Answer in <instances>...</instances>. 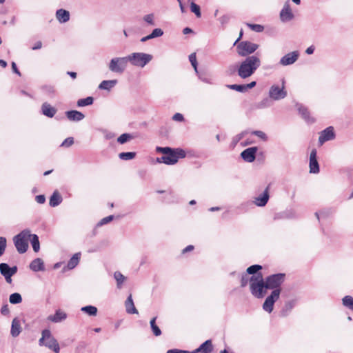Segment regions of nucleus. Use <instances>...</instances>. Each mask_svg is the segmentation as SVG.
Masks as SVG:
<instances>
[{
	"mask_svg": "<svg viewBox=\"0 0 353 353\" xmlns=\"http://www.w3.org/2000/svg\"><path fill=\"white\" fill-rule=\"evenodd\" d=\"M261 60L254 55L247 57L243 61L238 68V75L242 79H246L252 76L260 67Z\"/></svg>",
	"mask_w": 353,
	"mask_h": 353,
	"instance_id": "obj_1",
	"label": "nucleus"
},
{
	"mask_svg": "<svg viewBox=\"0 0 353 353\" xmlns=\"http://www.w3.org/2000/svg\"><path fill=\"white\" fill-rule=\"evenodd\" d=\"M250 289L252 294L256 298H263L266 294L268 290L266 282L261 273L251 276Z\"/></svg>",
	"mask_w": 353,
	"mask_h": 353,
	"instance_id": "obj_2",
	"label": "nucleus"
},
{
	"mask_svg": "<svg viewBox=\"0 0 353 353\" xmlns=\"http://www.w3.org/2000/svg\"><path fill=\"white\" fill-rule=\"evenodd\" d=\"M29 239L30 231L28 230H23L14 237L13 241L14 245L19 253L22 254L27 251Z\"/></svg>",
	"mask_w": 353,
	"mask_h": 353,
	"instance_id": "obj_3",
	"label": "nucleus"
},
{
	"mask_svg": "<svg viewBox=\"0 0 353 353\" xmlns=\"http://www.w3.org/2000/svg\"><path fill=\"white\" fill-rule=\"evenodd\" d=\"M127 57L132 65L140 68H143L152 59L151 54L143 52H134Z\"/></svg>",
	"mask_w": 353,
	"mask_h": 353,
	"instance_id": "obj_4",
	"label": "nucleus"
},
{
	"mask_svg": "<svg viewBox=\"0 0 353 353\" xmlns=\"http://www.w3.org/2000/svg\"><path fill=\"white\" fill-rule=\"evenodd\" d=\"M39 344L45 345L52 350L55 353H59L60 348L57 340L52 336L49 330H44L42 332V336L39 339Z\"/></svg>",
	"mask_w": 353,
	"mask_h": 353,
	"instance_id": "obj_5",
	"label": "nucleus"
},
{
	"mask_svg": "<svg viewBox=\"0 0 353 353\" xmlns=\"http://www.w3.org/2000/svg\"><path fill=\"white\" fill-rule=\"evenodd\" d=\"M128 62V57H114L110 60L108 68L112 72L121 74L125 70Z\"/></svg>",
	"mask_w": 353,
	"mask_h": 353,
	"instance_id": "obj_6",
	"label": "nucleus"
},
{
	"mask_svg": "<svg viewBox=\"0 0 353 353\" xmlns=\"http://www.w3.org/2000/svg\"><path fill=\"white\" fill-rule=\"evenodd\" d=\"M285 81L281 80V85H272L269 90V97L275 101L284 99L287 96V92L285 90Z\"/></svg>",
	"mask_w": 353,
	"mask_h": 353,
	"instance_id": "obj_7",
	"label": "nucleus"
},
{
	"mask_svg": "<svg viewBox=\"0 0 353 353\" xmlns=\"http://www.w3.org/2000/svg\"><path fill=\"white\" fill-rule=\"evenodd\" d=\"M185 157V152L183 150L179 148L172 149L171 152L162 157V161L166 165H174L177 163L180 158H184Z\"/></svg>",
	"mask_w": 353,
	"mask_h": 353,
	"instance_id": "obj_8",
	"label": "nucleus"
},
{
	"mask_svg": "<svg viewBox=\"0 0 353 353\" xmlns=\"http://www.w3.org/2000/svg\"><path fill=\"white\" fill-rule=\"evenodd\" d=\"M285 276L284 274L281 273L268 276L265 279L266 288H268V290H281L280 286L283 283Z\"/></svg>",
	"mask_w": 353,
	"mask_h": 353,
	"instance_id": "obj_9",
	"label": "nucleus"
},
{
	"mask_svg": "<svg viewBox=\"0 0 353 353\" xmlns=\"http://www.w3.org/2000/svg\"><path fill=\"white\" fill-rule=\"evenodd\" d=\"M259 48L256 43L250 41H241L237 46V52L241 57H245L255 52Z\"/></svg>",
	"mask_w": 353,
	"mask_h": 353,
	"instance_id": "obj_10",
	"label": "nucleus"
},
{
	"mask_svg": "<svg viewBox=\"0 0 353 353\" xmlns=\"http://www.w3.org/2000/svg\"><path fill=\"white\" fill-rule=\"evenodd\" d=\"M281 290H274L265 300L263 304V309L271 313L274 308V303L279 299Z\"/></svg>",
	"mask_w": 353,
	"mask_h": 353,
	"instance_id": "obj_11",
	"label": "nucleus"
},
{
	"mask_svg": "<svg viewBox=\"0 0 353 353\" xmlns=\"http://www.w3.org/2000/svg\"><path fill=\"white\" fill-rule=\"evenodd\" d=\"M17 272V266L10 268L7 263H2L0 264V272L8 283H11L12 276L15 274Z\"/></svg>",
	"mask_w": 353,
	"mask_h": 353,
	"instance_id": "obj_12",
	"label": "nucleus"
},
{
	"mask_svg": "<svg viewBox=\"0 0 353 353\" xmlns=\"http://www.w3.org/2000/svg\"><path fill=\"white\" fill-rule=\"evenodd\" d=\"M294 15L290 8V1H287L285 2L283 8L280 12V19L283 22H288L292 20Z\"/></svg>",
	"mask_w": 353,
	"mask_h": 353,
	"instance_id": "obj_13",
	"label": "nucleus"
},
{
	"mask_svg": "<svg viewBox=\"0 0 353 353\" xmlns=\"http://www.w3.org/2000/svg\"><path fill=\"white\" fill-rule=\"evenodd\" d=\"M299 57V53L298 51H293L290 53L286 54L280 59V64L282 65H292L296 61Z\"/></svg>",
	"mask_w": 353,
	"mask_h": 353,
	"instance_id": "obj_14",
	"label": "nucleus"
},
{
	"mask_svg": "<svg viewBox=\"0 0 353 353\" xmlns=\"http://www.w3.org/2000/svg\"><path fill=\"white\" fill-rule=\"evenodd\" d=\"M335 137L334 128L330 126L323 130L319 138V142L322 145L324 142L333 139Z\"/></svg>",
	"mask_w": 353,
	"mask_h": 353,
	"instance_id": "obj_15",
	"label": "nucleus"
},
{
	"mask_svg": "<svg viewBox=\"0 0 353 353\" xmlns=\"http://www.w3.org/2000/svg\"><path fill=\"white\" fill-rule=\"evenodd\" d=\"M310 172L314 174L319 172V165L316 159V150H312L310 155Z\"/></svg>",
	"mask_w": 353,
	"mask_h": 353,
	"instance_id": "obj_16",
	"label": "nucleus"
},
{
	"mask_svg": "<svg viewBox=\"0 0 353 353\" xmlns=\"http://www.w3.org/2000/svg\"><path fill=\"white\" fill-rule=\"evenodd\" d=\"M67 319V314L61 310H57L54 314L49 315L47 317L48 321L52 323H60Z\"/></svg>",
	"mask_w": 353,
	"mask_h": 353,
	"instance_id": "obj_17",
	"label": "nucleus"
},
{
	"mask_svg": "<svg viewBox=\"0 0 353 353\" xmlns=\"http://www.w3.org/2000/svg\"><path fill=\"white\" fill-rule=\"evenodd\" d=\"M257 151V148L256 147L249 148L243 150L241 156L247 162L251 163L253 162L255 159V154Z\"/></svg>",
	"mask_w": 353,
	"mask_h": 353,
	"instance_id": "obj_18",
	"label": "nucleus"
},
{
	"mask_svg": "<svg viewBox=\"0 0 353 353\" xmlns=\"http://www.w3.org/2000/svg\"><path fill=\"white\" fill-rule=\"evenodd\" d=\"M269 199L268 187L264 190L263 194L254 199V203L256 205L263 207L266 205Z\"/></svg>",
	"mask_w": 353,
	"mask_h": 353,
	"instance_id": "obj_19",
	"label": "nucleus"
},
{
	"mask_svg": "<svg viewBox=\"0 0 353 353\" xmlns=\"http://www.w3.org/2000/svg\"><path fill=\"white\" fill-rule=\"evenodd\" d=\"M298 301L296 298H294L290 300H288L281 310V315L283 316H287L291 310L295 307Z\"/></svg>",
	"mask_w": 353,
	"mask_h": 353,
	"instance_id": "obj_20",
	"label": "nucleus"
},
{
	"mask_svg": "<svg viewBox=\"0 0 353 353\" xmlns=\"http://www.w3.org/2000/svg\"><path fill=\"white\" fill-rule=\"evenodd\" d=\"M69 11L64 9H59L56 12V18L60 23H64L70 20Z\"/></svg>",
	"mask_w": 353,
	"mask_h": 353,
	"instance_id": "obj_21",
	"label": "nucleus"
},
{
	"mask_svg": "<svg viewBox=\"0 0 353 353\" xmlns=\"http://www.w3.org/2000/svg\"><path fill=\"white\" fill-rule=\"evenodd\" d=\"M42 114L48 117L52 118L57 112V109L52 107L50 103L46 102L41 105Z\"/></svg>",
	"mask_w": 353,
	"mask_h": 353,
	"instance_id": "obj_22",
	"label": "nucleus"
},
{
	"mask_svg": "<svg viewBox=\"0 0 353 353\" xmlns=\"http://www.w3.org/2000/svg\"><path fill=\"white\" fill-rule=\"evenodd\" d=\"M213 350L212 341L210 340L205 341L203 343H202L199 347L191 352V353H210Z\"/></svg>",
	"mask_w": 353,
	"mask_h": 353,
	"instance_id": "obj_23",
	"label": "nucleus"
},
{
	"mask_svg": "<svg viewBox=\"0 0 353 353\" xmlns=\"http://www.w3.org/2000/svg\"><path fill=\"white\" fill-rule=\"evenodd\" d=\"M30 268L34 272L44 271V262L41 258H37L30 263Z\"/></svg>",
	"mask_w": 353,
	"mask_h": 353,
	"instance_id": "obj_24",
	"label": "nucleus"
},
{
	"mask_svg": "<svg viewBox=\"0 0 353 353\" xmlns=\"http://www.w3.org/2000/svg\"><path fill=\"white\" fill-rule=\"evenodd\" d=\"M66 116L70 121H79L85 117L84 114L77 110H70L66 112Z\"/></svg>",
	"mask_w": 353,
	"mask_h": 353,
	"instance_id": "obj_25",
	"label": "nucleus"
},
{
	"mask_svg": "<svg viewBox=\"0 0 353 353\" xmlns=\"http://www.w3.org/2000/svg\"><path fill=\"white\" fill-rule=\"evenodd\" d=\"M125 306L127 313L138 314V311L134 306L131 294H130L129 296L127 298V299L125 302Z\"/></svg>",
	"mask_w": 353,
	"mask_h": 353,
	"instance_id": "obj_26",
	"label": "nucleus"
},
{
	"mask_svg": "<svg viewBox=\"0 0 353 353\" xmlns=\"http://www.w3.org/2000/svg\"><path fill=\"white\" fill-rule=\"evenodd\" d=\"M117 83L116 79L114 80H104L101 82L99 85L100 90H110Z\"/></svg>",
	"mask_w": 353,
	"mask_h": 353,
	"instance_id": "obj_27",
	"label": "nucleus"
},
{
	"mask_svg": "<svg viewBox=\"0 0 353 353\" xmlns=\"http://www.w3.org/2000/svg\"><path fill=\"white\" fill-rule=\"evenodd\" d=\"M21 332L20 322L17 319H14L12 322L10 333L12 336H17Z\"/></svg>",
	"mask_w": 353,
	"mask_h": 353,
	"instance_id": "obj_28",
	"label": "nucleus"
},
{
	"mask_svg": "<svg viewBox=\"0 0 353 353\" xmlns=\"http://www.w3.org/2000/svg\"><path fill=\"white\" fill-rule=\"evenodd\" d=\"M29 241H30L33 250L35 252H38L40 250V243L38 236L37 234L30 233Z\"/></svg>",
	"mask_w": 353,
	"mask_h": 353,
	"instance_id": "obj_29",
	"label": "nucleus"
},
{
	"mask_svg": "<svg viewBox=\"0 0 353 353\" xmlns=\"http://www.w3.org/2000/svg\"><path fill=\"white\" fill-rule=\"evenodd\" d=\"M62 201V198L58 192L55 191L50 199V205L52 207L57 206Z\"/></svg>",
	"mask_w": 353,
	"mask_h": 353,
	"instance_id": "obj_30",
	"label": "nucleus"
},
{
	"mask_svg": "<svg viewBox=\"0 0 353 353\" xmlns=\"http://www.w3.org/2000/svg\"><path fill=\"white\" fill-rule=\"evenodd\" d=\"M80 253L74 254L72 257L69 260L67 267L69 270L74 268L79 263L80 259Z\"/></svg>",
	"mask_w": 353,
	"mask_h": 353,
	"instance_id": "obj_31",
	"label": "nucleus"
},
{
	"mask_svg": "<svg viewBox=\"0 0 353 353\" xmlns=\"http://www.w3.org/2000/svg\"><path fill=\"white\" fill-rule=\"evenodd\" d=\"M156 320H157V317L152 318L150 320V326H151L152 330L153 332V334L155 336H158L161 334V331L160 328L156 325Z\"/></svg>",
	"mask_w": 353,
	"mask_h": 353,
	"instance_id": "obj_32",
	"label": "nucleus"
},
{
	"mask_svg": "<svg viewBox=\"0 0 353 353\" xmlns=\"http://www.w3.org/2000/svg\"><path fill=\"white\" fill-rule=\"evenodd\" d=\"M93 98L92 97H88L84 99H81L77 101V105L79 107H83L86 105H90L93 103Z\"/></svg>",
	"mask_w": 353,
	"mask_h": 353,
	"instance_id": "obj_33",
	"label": "nucleus"
},
{
	"mask_svg": "<svg viewBox=\"0 0 353 353\" xmlns=\"http://www.w3.org/2000/svg\"><path fill=\"white\" fill-rule=\"evenodd\" d=\"M143 20L145 23L150 26L155 25V15L153 13L145 14L143 17Z\"/></svg>",
	"mask_w": 353,
	"mask_h": 353,
	"instance_id": "obj_34",
	"label": "nucleus"
},
{
	"mask_svg": "<svg viewBox=\"0 0 353 353\" xmlns=\"http://www.w3.org/2000/svg\"><path fill=\"white\" fill-rule=\"evenodd\" d=\"M42 90L46 95L53 97L55 94V89L53 85H45L42 87Z\"/></svg>",
	"mask_w": 353,
	"mask_h": 353,
	"instance_id": "obj_35",
	"label": "nucleus"
},
{
	"mask_svg": "<svg viewBox=\"0 0 353 353\" xmlns=\"http://www.w3.org/2000/svg\"><path fill=\"white\" fill-rule=\"evenodd\" d=\"M135 157L136 152H121L119 154V157L125 161L133 159Z\"/></svg>",
	"mask_w": 353,
	"mask_h": 353,
	"instance_id": "obj_36",
	"label": "nucleus"
},
{
	"mask_svg": "<svg viewBox=\"0 0 353 353\" xmlns=\"http://www.w3.org/2000/svg\"><path fill=\"white\" fill-rule=\"evenodd\" d=\"M81 310L90 316H95L97 313V308L92 305L83 307Z\"/></svg>",
	"mask_w": 353,
	"mask_h": 353,
	"instance_id": "obj_37",
	"label": "nucleus"
},
{
	"mask_svg": "<svg viewBox=\"0 0 353 353\" xmlns=\"http://www.w3.org/2000/svg\"><path fill=\"white\" fill-rule=\"evenodd\" d=\"M343 304L346 307L353 311V297L351 296H345L343 299Z\"/></svg>",
	"mask_w": 353,
	"mask_h": 353,
	"instance_id": "obj_38",
	"label": "nucleus"
},
{
	"mask_svg": "<svg viewBox=\"0 0 353 353\" xmlns=\"http://www.w3.org/2000/svg\"><path fill=\"white\" fill-rule=\"evenodd\" d=\"M9 301L12 304H18L22 301V298L20 294L13 293L10 296Z\"/></svg>",
	"mask_w": 353,
	"mask_h": 353,
	"instance_id": "obj_39",
	"label": "nucleus"
},
{
	"mask_svg": "<svg viewBox=\"0 0 353 353\" xmlns=\"http://www.w3.org/2000/svg\"><path fill=\"white\" fill-rule=\"evenodd\" d=\"M132 139H133V137L131 134H128V133H124L118 137L117 141L120 144H124L125 143L128 142V141H130Z\"/></svg>",
	"mask_w": 353,
	"mask_h": 353,
	"instance_id": "obj_40",
	"label": "nucleus"
},
{
	"mask_svg": "<svg viewBox=\"0 0 353 353\" xmlns=\"http://www.w3.org/2000/svg\"><path fill=\"white\" fill-rule=\"evenodd\" d=\"M114 277L117 282V287L120 288L122 283L124 282L125 277L119 272H115L114 274Z\"/></svg>",
	"mask_w": 353,
	"mask_h": 353,
	"instance_id": "obj_41",
	"label": "nucleus"
},
{
	"mask_svg": "<svg viewBox=\"0 0 353 353\" xmlns=\"http://www.w3.org/2000/svg\"><path fill=\"white\" fill-rule=\"evenodd\" d=\"M262 269V266L260 265H253L250 266L246 271V273L248 274H252L255 275L257 273V272Z\"/></svg>",
	"mask_w": 353,
	"mask_h": 353,
	"instance_id": "obj_42",
	"label": "nucleus"
},
{
	"mask_svg": "<svg viewBox=\"0 0 353 353\" xmlns=\"http://www.w3.org/2000/svg\"><path fill=\"white\" fill-rule=\"evenodd\" d=\"M190 10L192 12H194L196 14V16L197 17H201V14L200 7L197 4H196L194 2H191Z\"/></svg>",
	"mask_w": 353,
	"mask_h": 353,
	"instance_id": "obj_43",
	"label": "nucleus"
},
{
	"mask_svg": "<svg viewBox=\"0 0 353 353\" xmlns=\"http://www.w3.org/2000/svg\"><path fill=\"white\" fill-rule=\"evenodd\" d=\"M228 88L232 90H236L237 92H246L245 84L244 85H238V84L229 85Z\"/></svg>",
	"mask_w": 353,
	"mask_h": 353,
	"instance_id": "obj_44",
	"label": "nucleus"
},
{
	"mask_svg": "<svg viewBox=\"0 0 353 353\" xmlns=\"http://www.w3.org/2000/svg\"><path fill=\"white\" fill-rule=\"evenodd\" d=\"M189 60H190L192 67L194 68L196 73L199 74V72H198V70H197V61H196V54L195 53H192L189 56Z\"/></svg>",
	"mask_w": 353,
	"mask_h": 353,
	"instance_id": "obj_45",
	"label": "nucleus"
},
{
	"mask_svg": "<svg viewBox=\"0 0 353 353\" xmlns=\"http://www.w3.org/2000/svg\"><path fill=\"white\" fill-rule=\"evenodd\" d=\"M247 25L252 30L256 32H261L264 30L263 26L259 24L248 23Z\"/></svg>",
	"mask_w": 353,
	"mask_h": 353,
	"instance_id": "obj_46",
	"label": "nucleus"
},
{
	"mask_svg": "<svg viewBox=\"0 0 353 353\" xmlns=\"http://www.w3.org/2000/svg\"><path fill=\"white\" fill-rule=\"evenodd\" d=\"M6 248V239L0 236V256L3 255Z\"/></svg>",
	"mask_w": 353,
	"mask_h": 353,
	"instance_id": "obj_47",
	"label": "nucleus"
},
{
	"mask_svg": "<svg viewBox=\"0 0 353 353\" xmlns=\"http://www.w3.org/2000/svg\"><path fill=\"white\" fill-rule=\"evenodd\" d=\"M299 112L302 114V116L303 117V118L307 121H313V120H310V117H309V112L307 111V110L305 108H300L299 109Z\"/></svg>",
	"mask_w": 353,
	"mask_h": 353,
	"instance_id": "obj_48",
	"label": "nucleus"
},
{
	"mask_svg": "<svg viewBox=\"0 0 353 353\" xmlns=\"http://www.w3.org/2000/svg\"><path fill=\"white\" fill-rule=\"evenodd\" d=\"M150 34L152 39L159 37L163 34V31L161 28H155Z\"/></svg>",
	"mask_w": 353,
	"mask_h": 353,
	"instance_id": "obj_49",
	"label": "nucleus"
},
{
	"mask_svg": "<svg viewBox=\"0 0 353 353\" xmlns=\"http://www.w3.org/2000/svg\"><path fill=\"white\" fill-rule=\"evenodd\" d=\"M253 134L257 136L259 138L262 139L264 141H266L268 140V137L265 132L260 130H256L252 132Z\"/></svg>",
	"mask_w": 353,
	"mask_h": 353,
	"instance_id": "obj_50",
	"label": "nucleus"
},
{
	"mask_svg": "<svg viewBox=\"0 0 353 353\" xmlns=\"http://www.w3.org/2000/svg\"><path fill=\"white\" fill-rule=\"evenodd\" d=\"M250 277L251 276H250L249 274L247 273L242 276L241 281V287H245V285H247L248 283H250Z\"/></svg>",
	"mask_w": 353,
	"mask_h": 353,
	"instance_id": "obj_51",
	"label": "nucleus"
},
{
	"mask_svg": "<svg viewBox=\"0 0 353 353\" xmlns=\"http://www.w3.org/2000/svg\"><path fill=\"white\" fill-rule=\"evenodd\" d=\"M172 149L169 147H157L156 150L158 152H161L164 155H166L168 153L171 152Z\"/></svg>",
	"mask_w": 353,
	"mask_h": 353,
	"instance_id": "obj_52",
	"label": "nucleus"
},
{
	"mask_svg": "<svg viewBox=\"0 0 353 353\" xmlns=\"http://www.w3.org/2000/svg\"><path fill=\"white\" fill-rule=\"evenodd\" d=\"M113 219H114V216H112V215H110V216H106V217H105V218L102 219L99 221V223H98V225H100V226H101V225H105V224H106V223H108L110 222L111 221H112V220H113Z\"/></svg>",
	"mask_w": 353,
	"mask_h": 353,
	"instance_id": "obj_53",
	"label": "nucleus"
},
{
	"mask_svg": "<svg viewBox=\"0 0 353 353\" xmlns=\"http://www.w3.org/2000/svg\"><path fill=\"white\" fill-rule=\"evenodd\" d=\"M74 143V139L72 137H68L65 139L63 143H61V146L63 147H70Z\"/></svg>",
	"mask_w": 353,
	"mask_h": 353,
	"instance_id": "obj_54",
	"label": "nucleus"
},
{
	"mask_svg": "<svg viewBox=\"0 0 353 353\" xmlns=\"http://www.w3.org/2000/svg\"><path fill=\"white\" fill-rule=\"evenodd\" d=\"M230 20V17L228 15H223L219 19V21L222 25L226 24Z\"/></svg>",
	"mask_w": 353,
	"mask_h": 353,
	"instance_id": "obj_55",
	"label": "nucleus"
},
{
	"mask_svg": "<svg viewBox=\"0 0 353 353\" xmlns=\"http://www.w3.org/2000/svg\"><path fill=\"white\" fill-rule=\"evenodd\" d=\"M35 200L38 203L43 204L46 201V198L44 195H37L35 197Z\"/></svg>",
	"mask_w": 353,
	"mask_h": 353,
	"instance_id": "obj_56",
	"label": "nucleus"
},
{
	"mask_svg": "<svg viewBox=\"0 0 353 353\" xmlns=\"http://www.w3.org/2000/svg\"><path fill=\"white\" fill-rule=\"evenodd\" d=\"M172 119L176 121H183L184 119L183 116L180 113L174 114Z\"/></svg>",
	"mask_w": 353,
	"mask_h": 353,
	"instance_id": "obj_57",
	"label": "nucleus"
},
{
	"mask_svg": "<svg viewBox=\"0 0 353 353\" xmlns=\"http://www.w3.org/2000/svg\"><path fill=\"white\" fill-rule=\"evenodd\" d=\"M167 353H191V352L178 350V349H172L167 351Z\"/></svg>",
	"mask_w": 353,
	"mask_h": 353,
	"instance_id": "obj_58",
	"label": "nucleus"
},
{
	"mask_svg": "<svg viewBox=\"0 0 353 353\" xmlns=\"http://www.w3.org/2000/svg\"><path fill=\"white\" fill-rule=\"evenodd\" d=\"M9 308L8 305H3L1 309V312L3 315H7L9 314Z\"/></svg>",
	"mask_w": 353,
	"mask_h": 353,
	"instance_id": "obj_59",
	"label": "nucleus"
},
{
	"mask_svg": "<svg viewBox=\"0 0 353 353\" xmlns=\"http://www.w3.org/2000/svg\"><path fill=\"white\" fill-rule=\"evenodd\" d=\"M235 72H236V68H235V67L234 65L229 66L228 70H227V73L229 75L233 74Z\"/></svg>",
	"mask_w": 353,
	"mask_h": 353,
	"instance_id": "obj_60",
	"label": "nucleus"
},
{
	"mask_svg": "<svg viewBox=\"0 0 353 353\" xmlns=\"http://www.w3.org/2000/svg\"><path fill=\"white\" fill-rule=\"evenodd\" d=\"M269 101L268 99H263L259 104V108H265L266 106H268V103Z\"/></svg>",
	"mask_w": 353,
	"mask_h": 353,
	"instance_id": "obj_61",
	"label": "nucleus"
},
{
	"mask_svg": "<svg viewBox=\"0 0 353 353\" xmlns=\"http://www.w3.org/2000/svg\"><path fill=\"white\" fill-rule=\"evenodd\" d=\"M255 85H256V81H252L248 84H245L246 91L248 89H251V88H254Z\"/></svg>",
	"mask_w": 353,
	"mask_h": 353,
	"instance_id": "obj_62",
	"label": "nucleus"
},
{
	"mask_svg": "<svg viewBox=\"0 0 353 353\" xmlns=\"http://www.w3.org/2000/svg\"><path fill=\"white\" fill-rule=\"evenodd\" d=\"M12 70L14 73L17 74L18 75H21V73L19 71V70L17 69V65L14 62H12Z\"/></svg>",
	"mask_w": 353,
	"mask_h": 353,
	"instance_id": "obj_63",
	"label": "nucleus"
},
{
	"mask_svg": "<svg viewBox=\"0 0 353 353\" xmlns=\"http://www.w3.org/2000/svg\"><path fill=\"white\" fill-rule=\"evenodd\" d=\"M42 46V43L41 41H37L34 46H32V50H38L40 49Z\"/></svg>",
	"mask_w": 353,
	"mask_h": 353,
	"instance_id": "obj_64",
	"label": "nucleus"
}]
</instances>
